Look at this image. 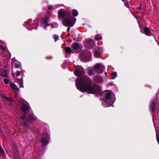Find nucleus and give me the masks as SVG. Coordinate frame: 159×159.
Listing matches in <instances>:
<instances>
[{"instance_id": "17", "label": "nucleus", "mask_w": 159, "mask_h": 159, "mask_svg": "<svg viewBox=\"0 0 159 159\" xmlns=\"http://www.w3.org/2000/svg\"><path fill=\"white\" fill-rule=\"evenodd\" d=\"M74 73L76 76H79L81 75L82 72L79 69H76L74 71Z\"/></svg>"}, {"instance_id": "26", "label": "nucleus", "mask_w": 159, "mask_h": 159, "mask_svg": "<svg viewBox=\"0 0 159 159\" xmlns=\"http://www.w3.org/2000/svg\"><path fill=\"white\" fill-rule=\"evenodd\" d=\"M125 3V6L128 8H129V5L128 1H125L124 2Z\"/></svg>"}, {"instance_id": "8", "label": "nucleus", "mask_w": 159, "mask_h": 159, "mask_svg": "<svg viewBox=\"0 0 159 159\" xmlns=\"http://www.w3.org/2000/svg\"><path fill=\"white\" fill-rule=\"evenodd\" d=\"M12 152L14 155V157L16 159H19V154L18 147L15 142L13 143L12 148Z\"/></svg>"}, {"instance_id": "34", "label": "nucleus", "mask_w": 159, "mask_h": 159, "mask_svg": "<svg viewBox=\"0 0 159 159\" xmlns=\"http://www.w3.org/2000/svg\"><path fill=\"white\" fill-rule=\"evenodd\" d=\"M138 9L139 10L141 11L142 9V5L140 4V6L138 8Z\"/></svg>"}, {"instance_id": "28", "label": "nucleus", "mask_w": 159, "mask_h": 159, "mask_svg": "<svg viewBox=\"0 0 159 159\" xmlns=\"http://www.w3.org/2000/svg\"><path fill=\"white\" fill-rule=\"evenodd\" d=\"M93 41V39H88L86 40L87 43H91Z\"/></svg>"}, {"instance_id": "14", "label": "nucleus", "mask_w": 159, "mask_h": 159, "mask_svg": "<svg viewBox=\"0 0 159 159\" xmlns=\"http://www.w3.org/2000/svg\"><path fill=\"white\" fill-rule=\"evenodd\" d=\"M65 51L66 53L67 54H70L71 53H73L74 52L72 49H71V48L69 47H66L65 48Z\"/></svg>"}, {"instance_id": "12", "label": "nucleus", "mask_w": 159, "mask_h": 159, "mask_svg": "<svg viewBox=\"0 0 159 159\" xmlns=\"http://www.w3.org/2000/svg\"><path fill=\"white\" fill-rule=\"evenodd\" d=\"M11 87L15 92L17 93L19 91V88L16 86V85L11 82Z\"/></svg>"}, {"instance_id": "1", "label": "nucleus", "mask_w": 159, "mask_h": 159, "mask_svg": "<svg viewBox=\"0 0 159 159\" xmlns=\"http://www.w3.org/2000/svg\"><path fill=\"white\" fill-rule=\"evenodd\" d=\"M92 83L90 79L88 77H82L76 82V86L80 91L87 93L89 94H94L101 91L100 86L96 84L91 85Z\"/></svg>"}, {"instance_id": "15", "label": "nucleus", "mask_w": 159, "mask_h": 159, "mask_svg": "<svg viewBox=\"0 0 159 159\" xmlns=\"http://www.w3.org/2000/svg\"><path fill=\"white\" fill-rule=\"evenodd\" d=\"M66 17L65 18H72V19H75L76 18L75 17H73V16H72V13H71L69 11H66Z\"/></svg>"}, {"instance_id": "42", "label": "nucleus", "mask_w": 159, "mask_h": 159, "mask_svg": "<svg viewBox=\"0 0 159 159\" xmlns=\"http://www.w3.org/2000/svg\"><path fill=\"white\" fill-rule=\"evenodd\" d=\"M0 132H2V130L1 129H0Z\"/></svg>"}, {"instance_id": "19", "label": "nucleus", "mask_w": 159, "mask_h": 159, "mask_svg": "<svg viewBox=\"0 0 159 159\" xmlns=\"http://www.w3.org/2000/svg\"><path fill=\"white\" fill-rule=\"evenodd\" d=\"M71 11L72 15L73 16L76 17L78 16V12L76 10L73 9Z\"/></svg>"}, {"instance_id": "2", "label": "nucleus", "mask_w": 159, "mask_h": 159, "mask_svg": "<svg viewBox=\"0 0 159 159\" xmlns=\"http://www.w3.org/2000/svg\"><path fill=\"white\" fill-rule=\"evenodd\" d=\"M102 95H104L103 98L104 99L102 102V104L105 107H109L111 106L114 102V100L111 98V93L110 92L105 91Z\"/></svg>"}, {"instance_id": "9", "label": "nucleus", "mask_w": 159, "mask_h": 159, "mask_svg": "<svg viewBox=\"0 0 159 159\" xmlns=\"http://www.w3.org/2000/svg\"><path fill=\"white\" fill-rule=\"evenodd\" d=\"M156 103L155 100H152L151 102L150 106V108L152 111V114L153 117L156 116V112L155 111V109L156 106Z\"/></svg>"}, {"instance_id": "29", "label": "nucleus", "mask_w": 159, "mask_h": 159, "mask_svg": "<svg viewBox=\"0 0 159 159\" xmlns=\"http://www.w3.org/2000/svg\"><path fill=\"white\" fill-rule=\"evenodd\" d=\"M3 81L5 84H8L9 83V80L7 79H4L3 80Z\"/></svg>"}, {"instance_id": "30", "label": "nucleus", "mask_w": 159, "mask_h": 159, "mask_svg": "<svg viewBox=\"0 0 159 159\" xmlns=\"http://www.w3.org/2000/svg\"><path fill=\"white\" fill-rule=\"evenodd\" d=\"M20 71H17V72L16 73V75L17 77H18V76H20Z\"/></svg>"}, {"instance_id": "6", "label": "nucleus", "mask_w": 159, "mask_h": 159, "mask_svg": "<svg viewBox=\"0 0 159 159\" xmlns=\"http://www.w3.org/2000/svg\"><path fill=\"white\" fill-rule=\"evenodd\" d=\"M49 142V136L48 133L47 132L43 133L41 141V146L43 147L46 146Z\"/></svg>"}, {"instance_id": "20", "label": "nucleus", "mask_w": 159, "mask_h": 159, "mask_svg": "<svg viewBox=\"0 0 159 159\" xmlns=\"http://www.w3.org/2000/svg\"><path fill=\"white\" fill-rule=\"evenodd\" d=\"M111 79H115L117 76V73L116 72H113L111 74Z\"/></svg>"}, {"instance_id": "7", "label": "nucleus", "mask_w": 159, "mask_h": 159, "mask_svg": "<svg viewBox=\"0 0 159 159\" xmlns=\"http://www.w3.org/2000/svg\"><path fill=\"white\" fill-rule=\"evenodd\" d=\"M30 108V106L29 105L24 103H22L21 105L20 109L24 112L22 116H20V118L22 120L25 119L26 116V112L29 110Z\"/></svg>"}, {"instance_id": "21", "label": "nucleus", "mask_w": 159, "mask_h": 159, "mask_svg": "<svg viewBox=\"0 0 159 159\" xmlns=\"http://www.w3.org/2000/svg\"><path fill=\"white\" fill-rule=\"evenodd\" d=\"M100 64L99 63H98L96 64L94 66V68L95 70H97L99 69H100Z\"/></svg>"}, {"instance_id": "37", "label": "nucleus", "mask_w": 159, "mask_h": 159, "mask_svg": "<svg viewBox=\"0 0 159 159\" xmlns=\"http://www.w3.org/2000/svg\"><path fill=\"white\" fill-rule=\"evenodd\" d=\"M70 30V28H69V27L67 28V31L68 32H69V30Z\"/></svg>"}, {"instance_id": "35", "label": "nucleus", "mask_w": 159, "mask_h": 159, "mask_svg": "<svg viewBox=\"0 0 159 159\" xmlns=\"http://www.w3.org/2000/svg\"><path fill=\"white\" fill-rule=\"evenodd\" d=\"M52 56H51V57H46V59H52Z\"/></svg>"}, {"instance_id": "31", "label": "nucleus", "mask_w": 159, "mask_h": 159, "mask_svg": "<svg viewBox=\"0 0 159 159\" xmlns=\"http://www.w3.org/2000/svg\"><path fill=\"white\" fill-rule=\"evenodd\" d=\"M99 52L97 50H94V53L95 54L98 55V54Z\"/></svg>"}, {"instance_id": "50", "label": "nucleus", "mask_w": 159, "mask_h": 159, "mask_svg": "<svg viewBox=\"0 0 159 159\" xmlns=\"http://www.w3.org/2000/svg\"><path fill=\"white\" fill-rule=\"evenodd\" d=\"M107 73H105V75H107Z\"/></svg>"}, {"instance_id": "16", "label": "nucleus", "mask_w": 159, "mask_h": 159, "mask_svg": "<svg viewBox=\"0 0 159 159\" xmlns=\"http://www.w3.org/2000/svg\"><path fill=\"white\" fill-rule=\"evenodd\" d=\"M0 96L1 97L5 100L6 101L9 102L10 101V97H7L3 93H1L0 94Z\"/></svg>"}, {"instance_id": "46", "label": "nucleus", "mask_w": 159, "mask_h": 159, "mask_svg": "<svg viewBox=\"0 0 159 159\" xmlns=\"http://www.w3.org/2000/svg\"><path fill=\"white\" fill-rule=\"evenodd\" d=\"M96 73H97L99 74H100V72H98V71H96Z\"/></svg>"}, {"instance_id": "4", "label": "nucleus", "mask_w": 159, "mask_h": 159, "mask_svg": "<svg viewBox=\"0 0 159 159\" xmlns=\"http://www.w3.org/2000/svg\"><path fill=\"white\" fill-rule=\"evenodd\" d=\"M26 119V120H24V122L23 123V125L25 127L29 129L30 126L29 124L27 123L28 122H31L34 121L36 120L37 119V117L36 116L32 114H29L27 116H26L25 119Z\"/></svg>"}, {"instance_id": "22", "label": "nucleus", "mask_w": 159, "mask_h": 159, "mask_svg": "<svg viewBox=\"0 0 159 159\" xmlns=\"http://www.w3.org/2000/svg\"><path fill=\"white\" fill-rule=\"evenodd\" d=\"M94 38L96 40L98 41L101 39L102 38V37L98 34H97L95 36Z\"/></svg>"}, {"instance_id": "32", "label": "nucleus", "mask_w": 159, "mask_h": 159, "mask_svg": "<svg viewBox=\"0 0 159 159\" xmlns=\"http://www.w3.org/2000/svg\"><path fill=\"white\" fill-rule=\"evenodd\" d=\"M52 6H49L48 7V8L49 10H51L52 9Z\"/></svg>"}, {"instance_id": "39", "label": "nucleus", "mask_w": 159, "mask_h": 159, "mask_svg": "<svg viewBox=\"0 0 159 159\" xmlns=\"http://www.w3.org/2000/svg\"><path fill=\"white\" fill-rule=\"evenodd\" d=\"M123 2H125L126 1H128V0H121Z\"/></svg>"}, {"instance_id": "5", "label": "nucleus", "mask_w": 159, "mask_h": 159, "mask_svg": "<svg viewBox=\"0 0 159 159\" xmlns=\"http://www.w3.org/2000/svg\"><path fill=\"white\" fill-rule=\"evenodd\" d=\"M76 19L65 18L62 20L63 25L66 27H71L74 26L76 22Z\"/></svg>"}, {"instance_id": "43", "label": "nucleus", "mask_w": 159, "mask_h": 159, "mask_svg": "<svg viewBox=\"0 0 159 159\" xmlns=\"http://www.w3.org/2000/svg\"><path fill=\"white\" fill-rule=\"evenodd\" d=\"M156 110H157V112H158L159 111V110L158 109H157V107L156 108Z\"/></svg>"}, {"instance_id": "33", "label": "nucleus", "mask_w": 159, "mask_h": 159, "mask_svg": "<svg viewBox=\"0 0 159 159\" xmlns=\"http://www.w3.org/2000/svg\"><path fill=\"white\" fill-rule=\"evenodd\" d=\"M15 67L16 68H19L20 67V65L18 64H16L15 65Z\"/></svg>"}, {"instance_id": "48", "label": "nucleus", "mask_w": 159, "mask_h": 159, "mask_svg": "<svg viewBox=\"0 0 159 159\" xmlns=\"http://www.w3.org/2000/svg\"><path fill=\"white\" fill-rule=\"evenodd\" d=\"M134 17L136 18V16H135V15H134Z\"/></svg>"}, {"instance_id": "36", "label": "nucleus", "mask_w": 159, "mask_h": 159, "mask_svg": "<svg viewBox=\"0 0 159 159\" xmlns=\"http://www.w3.org/2000/svg\"><path fill=\"white\" fill-rule=\"evenodd\" d=\"M136 19L138 21L139 20H140V17L139 16H136Z\"/></svg>"}, {"instance_id": "3", "label": "nucleus", "mask_w": 159, "mask_h": 159, "mask_svg": "<svg viewBox=\"0 0 159 159\" xmlns=\"http://www.w3.org/2000/svg\"><path fill=\"white\" fill-rule=\"evenodd\" d=\"M91 55V53L88 51H82L80 54V58L84 62H88L90 60Z\"/></svg>"}, {"instance_id": "13", "label": "nucleus", "mask_w": 159, "mask_h": 159, "mask_svg": "<svg viewBox=\"0 0 159 159\" xmlns=\"http://www.w3.org/2000/svg\"><path fill=\"white\" fill-rule=\"evenodd\" d=\"M80 46V44L76 43H73L71 45V47L75 50L79 49Z\"/></svg>"}, {"instance_id": "24", "label": "nucleus", "mask_w": 159, "mask_h": 159, "mask_svg": "<svg viewBox=\"0 0 159 159\" xmlns=\"http://www.w3.org/2000/svg\"><path fill=\"white\" fill-rule=\"evenodd\" d=\"M53 38L55 42H56L57 40L59 38V36L57 34H54L53 36Z\"/></svg>"}, {"instance_id": "11", "label": "nucleus", "mask_w": 159, "mask_h": 159, "mask_svg": "<svg viewBox=\"0 0 159 159\" xmlns=\"http://www.w3.org/2000/svg\"><path fill=\"white\" fill-rule=\"evenodd\" d=\"M66 14V11L64 9H61L58 11V15L60 18H64Z\"/></svg>"}, {"instance_id": "40", "label": "nucleus", "mask_w": 159, "mask_h": 159, "mask_svg": "<svg viewBox=\"0 0 159 159\" xmlns=\"http://www.w3.org/2000/svg\"><path fill=\"white\" fill-rule=\"evenodd\" d=\"M47 25H46V26H44V28H45V29L46 30V29H47Z\"/></svg>"}, {"instance_id": "41", "label": "nucleus", "mask_w": 159, "mask_h": 159, "mask_svg": "<svg viewBox=\"0 0 159 159\" xmlns=\"http://www.w3.org/2000/svg\"><path fill=\"white\" fill-rule=\"evenodd\" d=\"M11 74H12V76H13V77H14V74H13V73L12 72Z\"/></svg>"}, {"instance_id": "23", "label": "nucleus", "mask_w": 159, "mask_h": 159, "mask_svg": "<svg viewBox=\"0 0 159 159\" xmlns=\"http://www.w3.org/2000/svg\"><path fill=\"white\" fill-rule=\"evenodd\" d=\"M48 19L47 18H45L43 20V23L46 25H49V24L48 23Z\"/></svg>"}, {"instance_id": "10", "label": "nucleus", "mask_w": 159, "mask_h": 159, "mask_svg": "<svg viewBox=\"0 0 159 159\" xmlns=\"http://www.w3.org/2000/svg\"><path fill=\"white\" fill-rule=\"evenodd\" d=\"M141 33L144 34L145 35L150 36L152 35V34L150 31V30L148 27H145L143 28V32L142 31L141 29L140 30Z\"/></svg>"}, {"instance_id": "27", "label": "nucleus", "mask_w": 159, "mask_h": 159, "mask_svg": "<svg viewBox=\"0 0 159 159\" xmlns=\"http://www.w3.org/2000/svg\"><path fill=\"white\" fill-rule=\"evenodd\" d=\"M17 80H21V84H20V88L21 87H22V84H23V78H22V76H21V78L20 79H19V78H17Z\"/></svg>"}, {"instance_id": "18", "label": "nucleus", "mask_w": 159, "mask_h": 159, "mask_svg": "<svg viewBox=\"0 0 159 159\" xmlns=\"http://www.w3.org/2000/svg\"><path fill=\"white\" fill-rule=\"evenodd\" d=\"M7 73L6 71L4 70L0 73V76L3 78L6 77L7 76Z\"/></svg>"}, {"instance_id": "38", "label": "nucleus", "mask_w": 159, "mask_h": 159, "mask_svg": "<svg viewBox=\"0 0 159 159\" xmlns=\"http://www.w3.org/2000/svg\"><path fill=\"white\" fill-rule=\"evenodd\" d=\"M13 101V99L11 98V102H12Z\"/></svg>"}, {"instance_id": "45", "label": "nucleus", "mask_w": 159, "mask_h": 159, "mask_svg": "<svg viewBox=\"0 0 159 159\" xmlns=\"http://www.w3.org/2000/svg\"><path fill=\"white\" fill-rule=\"evenodd\" d=\"M70 34H67V36H70Z\"/></svg>"}, {"instance_id": "44", "label": "nucleus", "mask_w": 159, "mask_h": 159, "mask_svg": "<svg viewBox=\"0 0 159 159\" xmlns=\"http://www.w3.org/2000/svg\"><path fill=\"white\" fill-rule=\"evenodd\" d=\"M140 13H141V15H143V12H140Z\"/></svg>"}, {"instance_id": "49", "label": "nucleus", "mask_w": 159, "mask_h": 159, "mask_svg": "<svg viewBox=\"0 0 159 159\" xmlns=\"http://www.w3.org/2000/svg\"><path fill=\"white\" fill-rule=\"evenodd\" d=\"M103 71H101V72H102V73H103Z\"/></svg>"}, {"instance_id": "25", "label": "nucleus", "mask_w": 159, "mask_h": 159, "mask_svg": "<svg viewBox=\"0 0 159 159\" xmlns=\"http://www.w3.org/2000/svg\"><path fill=\"white\" fill-rule=\"evenodd\" d=\"M93 74V71L92 69H90L89 70L88 75L89 76L92 75Z\"/></svg>"}, {"instance_id": "47", "label": "nucleus", "mask_w": 159, "mask_h": 159, "mask_svg": "<svg viewBox=\"0 0 159 159\" xmlns=\"http://www.w3.org/2000/svg\"><path fill=\"white\" fill-rule=\"evenodd\" d=\"M1 47L2 48H3V50H4V48H3V47L2 46H1Z\"/></svg>"}]
</instances>
